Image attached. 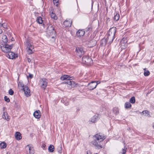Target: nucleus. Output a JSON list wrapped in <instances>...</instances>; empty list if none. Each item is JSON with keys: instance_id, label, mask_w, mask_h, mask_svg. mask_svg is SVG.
Masks as SVG:
<instances>
[{"instance_id": "f257e3e1", "label": "nucleus", "mask_w": 154, "mask_h": 154, "mask_svg": "<svg viewBox=\"0 0 154 154\" xmlns=\"http://www.w3.org/2000/svg\"><path fill=\"white\" fill-rule=\"evenodd\" d=\"M13 45H8L5 44L1 46V48L2 51L6 53V56L9 59H13L15 58V54L10 51L11 50L12 48Z\"/></svg>"}, {"instance_id": "f03ea898", "label": "nucleus", "mask_w": 154, "mask_h": 154, "mask_svg": "<svg viewBox=\"0 0 154 154\" xmlns=\"http://www.w3.org/2000/svg\"><path fill=\"white\" fill-rule=\"evenodd\" d=\"M71 78L68 75H64L60 77V79L63 81L65 80V83L68 85H69L68 87L74 88L75 87L76 84L74 81L70 79Z\"/></svg>"}, {"instance_id": "7ed1b4c3", "label": "nucleus", "mask_w": 154, "mask_h": 154, "mask_svg": "<svg viewBox=\"0 0 154 154\" xmlns=\"http://www.w3.org/2000/svg\"><path fill=\"white\" fill-rule=\"evenodd\" d=\"M116 31V27L111 28L109 30L107 39L108 41L109 40V43L110 44L112 42L114 38Z\"/></svg>"}, {"instance_id": "20e7f679", "label": "nucleus", "mask_w": 154, "mask_h": 154, "mask_svg": "<svg viewBox=\"0 0 154 154\" xmlns=\"http://www.w3.org/2000/svg\"><path fill=\"white\" fill-rule=\"evenodd\" d=\"M93 140L90 143V144L93 146H94L97 149H99L103 148V145H102V142L100 140H97L95 138H93Z\"/></svg>"}, {"instance_id": "39448f33", "label": "nucleus", "mask_w": 154, "mask_h": 154, "mask_svg": "<svg viewBox=\"0 0 154 154\" xmlns=\"http://www.w3.org/2000/svg\"><path fill=\"white\" fill-rule=\"evenodd\" d=\"M47 80L45 78L40 79L39 80L38 84L41 88L45 90L47 85Z\"/></svg>"}, {"instance_id": "423d86ee", "label": "nucleus", "mask_w": 154, "mask_h": 154, "mask_svg": "<svg viewBox=\"0 0 154 154\" xmlns=\"http://www.w3.org/2000/svg\"><path fill=\"white\" fill-rule=\"evenodd\" d=\"M26 47V49L28 54H30L32 53V50L34 48V46L31 42L29 40L27 41L25 44Z\"/></svg>"}, {"instance_id": "0eeeda50", "label": "nucleus", "mask_w": 154, "mask_h": 154, "mask_svg": "<svg viewBox=\"0 0 154 154\" xmlns=\"http://www.w3.org/2000/svg\"><path fill=\"white\" fill-rule=\"evenodd\" d=\"M106 138V136L101 133H97L94 135L93 137V138H95L97 140H100L102 142Z\"/></svg>"}, {"instance_id": "6e6552de", "label": "nucleus", "mask_w": 154, "mask_h": 154, "mask_svg": "<svg viewBox=\"0 0 154 154\" xmlns=\"http://www.w3.org/2000/svg\"><path fill=\"white\" fill-rule=\"evenodd\" d=\"M25 150L26 154H34V149L31 144L26 146L25 147Z\"/></svg>"}, {"instance_id": "1a4fd4ad", "label": "nucleus", "mask_w": 154, "mask_h": 154, "mask_svg": "<svg viewBox=\"0 0 154 154\" xmlns=\"http://www.w3.org/2000/svg\"><path fill=\"white\" fill-rule=\"evenodd\" d=\"M82 63L84 64H91L92 62L91 59L87 56H84L82 58Z\"/></svg>"}, {"instance_id": "9d476101", "label": "nucleus", "mask_w": 154, "mask_h": 154, "mask_svg": "<svg viewBox=\"0 0 154 154\" xmlns=\"http://www.w3.org/2000/svg\"><path fill=\"white\" fill-rule=\"evenodd\" d=\"M75 51L77 52V54L80 57H81L84 52L83 48L79 47H76Z\"/></svg>"}, {"instance_id": "9b49d317", "label": "nucleus", "mask_w": 154, "mask_h": 154, "mask_svg": "<svg viewBox=\"0 0 154 154\" xmlns=\"http://www.w3.org/2000/svg\"><path fill=\"white\" fill-rule=\"evenodd\" d=\"M97 86L96 81H92L91 83H88V88L90 90H93L95 89Z\"/></svg>"}, {"instance_id": "f8f14e48", "label": "nucleus", "mask_w": 154, "mask_h": 154, "mask_svg": "<svg viewBox=\"0 0 154 154\" xmlns=\"http://www.w3.org/2000/svg\"><path fill=\"white\" fill-rule=\"evenodd\" d=\"M21 89L23 90L26 96L28 97L30 96L29 89L27 86H24V88H22Z\"/></svg>"}, {"instance_id": "ddd939ff", "label": "nucleus", "mask_w": 154, "mask_h": 154, "mask_svg": "<svg viewBox=\"0 0 154 154\" xmlns=\"http://www.w3.org/2000/svg\"><path fill=\"white\" fill-rule=\"evenodd\" d=\"M121 46L122 48L125 49L127 46V43L126 40L125 38H123L121 42Z\"/></svg>"}, {"instance_id": "4468645a", "label": "nucleus", "mask_w": 154, "mask_h": 154, "mask_svg": "<svg viewBox=\"0 0 154 154\" xmlns=\"http://www.w3.org/2000/svg\"><path fill=\"white\" fill-rule=\"evenodd\" d=\"M98 119V114H96L92 117L89 120V124H91V122L92 123H94Z\"/></svg>"}, {"instance_id": "2eb2a0df", "label": "nucleus", "mask_w": 154, "mask_h": 154, "mask_svg": "<svg viewBox=\"0 0 154 154\" xmlns=\"http://www.w3.org/2000/svg\"><path fill=\"white\" fill-rule=\"evenodd\" d=\"M85 31L83 30H79L76 33V36L80 38L83 36L85 34Z\"/></svg>"}, {"instance_id": "dca6fc26", "label": "nucleus", "mask_w": 154, "mask_h": 154, "mask_svg": "<svg viewBox=\"0 0 154 154\" xmlns=\"http://www.w3.org/2000/svg\"><path fill=\"white\" fill-rule=\"evenodd\" d=\"M47 31L49 33H55V31L53 27L52 26H49L47 29Z\"/></svg>"}, {"instance_id": "f3484780", "label": "nucleus", "mask_w": 154, "mask_h": 154, "mask_svg": "<svg viewBox=\"0 0 154 154\" xmlns=\"http://www.w3.org/2000/svg\"><path fill=\"white\" fill-rule=\"evenodd\" d=\"M72 20L70 19L66 20L63 23L66 27H70L72 25Z\"/></svg>"}, {"instance_id": "a211bd4d", "label": "nucleus", "mask_w": 154, "mask_h": 154, "mask_svg": "<svg viewBox=\"0 0 154 154\" xmlns=\"http://www.w3.org/2000/svg\"><path fill=\"white\" fill-rule=\"evenodd\" d=\"M2 117L3 119L8 121L10 119V116L6 112H4L3 115L2 116Z\"/></svg>"}, {"instance_id": "6ab92c4d", "label": "nucleus", "mask_w": 154, "mask_h": 154, "mask_svg": "<svg viewBox=\"0 0 154 154\" xmlns=\"http://www.w3.org/2000/svg\"><path fill=\"white\" fill-rule=\"evenodd\" d=\"M40 112L39 110L36 111L33 113L34 116L37 119H39L40 117Z\"/></svg>"}, {"instance_id": "aec40b11", "label": "nucleus", "mask_w": 154, "mask_h": 154, "mask_svg": "<svg viewBox=\"0 0 154 154\" xmlns=\"http://www.w3.org/2000/svg\"><path fill=\"white\" fill-rule=\"evenodd\" d=\"M15 137L16 139L17 140H20L22 138V136L20 133L19 132H16L15 134Z\"/></svg>"}, {"instance_id": "412c9836", "label": "nucleus", "mask_w": 154, "mask_h": 154, "mask_svg": "<svg viewBox=\"0 0 154 154\" xmlns=\"http://www.w3.org/2000/svg\"><path fill=\"white\" fill-rule=\"evenodd\" d=\"M120 18V15L117 12H116L114 14V15L113 17L114 20L117 21L119 20Z\"/></svg>"}, {"instance_id": "4be33fe9", "label": "nucleus", "mask_w": 154, "mask_h": 154, "mask_svg": "<svg viewBox=\"0 0 154 154\" xmlns=\"http://www.w3.org/2000/svg\"><path fill=\"white\" fill-rule=\"evenodd\" d=\"M36 21L39 24H42L43 23L42 18L41 17H37L36 19Z\"/></svg>"}, {"instance_id": "5701e85b", "label": "nucleus", "mask_w": 154, "mask_h": 154, "mask_svg": "<svg viewBox=\"0 0 154 154\" xmlns=\"http://www.w3.org/2000/svg\"><path fill=\"white\" fill-rule=\"evenodd\" d=\"M50 16L52 18L54 19V20H57V17L55 14L52 12L50 14Z\"/></svg>"}, {"instance_id": "b1692460", "label": "nucleus", "mask_w": 154, "mask_h": 154, "mask_svg": "<svg viewBox=\"0 0 154 154\" xmlns=\"http://www.w3.org/2000/svg\"><path fill=\"white\" fill-rule=\"evenodd\" d=\"M54 147L53 145H51L48 147V150L49 152H53L54 150Z\"/></svg>"}, {"instance_id": "393cba45", "label": "nucleus", "mask_w": 154, "mask_h": 154, "mask_svg": "<svg viewBox=\"0 0 154 154\" xmlns=\"http://www.w3.org/2000/svg\"><path fill=\"white\" fill-rule=\"evenodd\" d=\"M2 41L5 43H6L8 42V39L7 38V36L5 35H3L2 36Z\"/></svg>"}, {"instance_id": "a878e982", "label": "nucleus", "mask_w": 154, "mask_h": 154, "mask_svg": "<svg viewBox=\"0 0 154 154\" xmlns=\"http://www.w3.org/2000/svg\"><path fill=\"white\" fill-rule=\"evenodd\" d=\"M113 111L116 115H117L119 113V109L118 107H114L113 108Z\"/></svg>"}, {"instance_id": "bb28decb", "label": "nucleus", "mask_w": 154, "mask_h": 154, "mask_svg": "<svg viewBox=\"0 0 154 154\" xmlns=\"http://www.w3.org/2000/svg\"><path fill=\"white\" fill-rule=\"evenodd\" d=\"M131 105L129 102H126L125 104V108L126 109H128L131 107Z\"/></svg>"}, {"instance_id": "cd10ccee", "label": "nucleus", "mask_w": 154, "mask_h": 154, "mask_svg": "<svg viewBox=\"0 0 154 154\" xmlns=\"http://www.w3.org/2000/svg\"><path fill=\"white\" fill-rule=\"evenodd\" d=\"M6 144L5 142H2L0 143V147L1 149H4L6 147Z\"/></svg>"}, {"instance_id": "c85d7f7f", "label": "nucleus", "mask_w": 154, "mask_h": 154, "mask_svg": "<svg viewBox=\"0 0 154 154\" xmlns=\"http://www.w3.org/2000/svg\"><path fill=\"white\" fill-rule=\"evenodd\" d=\"M144 75L145 76H148L150 74V72L149 70L146 69V68L144 69Z\"/></svg>"}, {"instance_id": "c756f323", "label": "nucleus", "mask_w": 154, "mask_h": 154, "mask_svg": "<svg viewBox=\"0 0 154 154\" xmlns=\"http://www.w3.org/2000/svg\"><path fill=\"white\" fill-rule=\"evenodd\" d=\"M149 111L147 110L143 111L142 112L143 114L145 116L149 117L150 116L149 115Z\"/></svg>"}, {"instance_id": "7c9ffc66", "label": "nucleus", "mask_w": 154, "mask_h": 154, "mask_svg": "<svg viewBox=\"0 0 154 154\" xmlns=\"http://www.w3.org/2000/svg\"><path fill=\"white\" fill-rule=\"evenodd\" d=\"M130 102L132 103H134L135 102V98L134 97H133L130 99Z\"/></svg>"}, {"instance_id": "2f4dec72", "label": "nucleus", "mask_w": 154, "mask_h": 154, "mask_svg": "<svg viewBox=\"0 0 154 154\" xmlns=\"http://www.w3.org/2000/svg\"><path fill=\"white\" fill-rule=\"evenodd\" d=\"M106 42H109V40L108 41L107 39V38L106 39H102V44L103 45H106Z\"/></svg>"}, {"instance_id": "473e14b6", "label": "nucleus", "mask_w": 154, "mask_h": 154, "mask_svg": "<svg viewBox=\"0 0 154 154\" xmlns=\"http://www.w3.org/2000/svg\"><path fill=\"white\" fill-rule=\"evenodd\" d=\"M18 86L19 88H24L23 84V83L19 82L18 84Z\"/></svg>"}, {"instance_id": "72a5a7b5", "label": "nucleus", "mask_w": 154, "mask_h": 154, "mask_svg": "<svg viewBox=\"0 0 154 154\" xmlns=\"http://www.w3.org/2000/svg\"><path fill=\"white\" fill-rule=\"evenodd\" d=\"M8 93L10 95H12L14 93V91L11 89H10Z\"/></svg>"}, {"instance_id": "f704fd0d", "label": "nucleus", "mask_w": 154, "mask_h": 154, "mask_svg": "<svg viewBox=\"0 0 154 154\" xmlns=\"http://www.w3.org/2000/svg\"><path fill=\"white\" fill-rule=\"evenodd\" d=\"M4 99L5 101L7 102H9L10 101V100L9 98L7 96H5L4 97Z\"/></svg>"}, {"instance_id": "c9c22d12", "label": "nucleus", "mask_w": 154, "mask_h": 154, "mask_svg": "<svg viewBox=\"0 0 154 154\" xmlns=\"http://www.w3.org/2000/svg\"><path fill=\"white\" fill-rule=\"evenodd\" d=\"M126 149H125V148L124 149H122V152H120V154H126Z\"/></svg>"}, {"instance_id": "e433bc0d", "label": "nucleus", "mask_w": 154, "mask_h": 154, "mask_svg": "<svg viewBox=\"0 0 154 154\" xmlns=\"http://www.w3.org/2000/svg\"><path fill=\"white\" fill-rule=\"evenodd\" d=\"M91 29V27L90 26H89L86 28V31H88Z\"/></svg>"}, {"instance_id": "4c0bfd02", "label": "nucleus", "mask_w": 154, "mask_h": 154, "mask_svg": "<svg viewBox=\"0 0 154 154\" xmlns=\"http://www.w3.org/2000/svg\"><path fill=\"white\" fill-rule=\"evenodd\" d=\"M59 150H58V152L59 153H61V152H62V147L61 146H60L59 148Z\"/></svg>"}, {"instance_id": "58836bf2", "label": "nucleus", "mask_w": 154, "mask_h": 154, "mask_svg": "<svg viewBox=\"0 0 154 154\" xmlns=\"http://www.w3.org/2000/svg\"><path fill=\"white\" fill-rule=\"evenodd\" d=\"M0 24L1 25V26L3 27L4 28H5L6 27V24L5 23H3L2 24L0 23Z\"/></svg>"}, {"instance_id": "ea45409f", "label": "nucleus", "mask_w": 154, "mask_h": 154, "mask_svg": "<svg viewBox=\"0 0 154 154\" xmlns=\"http://www.w3.org/2000/svg\"><path fill=\"white\" fill-rule=\"evenodd\" d=\"M67 101L66 102H65L64 104L65 105L67 106L69 104V99H67Z\"/></svg>"}, {"instance_id": "a19ab883", "label": "nucleus", "mask_w": 154, "mask_h": 154, "mask_svg": "<svg viewBox=\"0 0 154 154\" xmlns=\"http://www.w3.org/2000/svg\"><path fill=\"white\" fill-rule=\"evenodd\" d=\"M59 0H53V2L54 4L57 3L58 2Z\"/></svg>"}, {"instance_id": "79ce46f5", "label": "nucleus", "mask_w": 154, "mask_h": 154, "mask_svg": "<svg viewBox=\"0 0 154 154\" xmlns=\"http://www.w3.org/2000/svg\"><path fill=\"white\" fill-rule=\"evenodd\" d=\"M46 146V145L45 144H43L42 145V147L43 148V149H44V148H45Z\"/></svg>"}, {"instance_id": "37998d69", "label": "nucleus", "mask_w": 154, "mask_h": 154, "mask_svg": "<svg viewBox=\"0 0 154 154\" xmlns=\"http://www.w3.org/2000/svg\"><path fill=\"white\" fill-rule=\"evenodd\" d=\"M28 76L30 78H32L33 77V75L32 74H29Z\"/></svg>"}, {"instance_id": "c03bdc74", "label": "nucleus", "mask_w": 154, "mask_h": 154, "mask_svg": "<svg viewBox=\"0 0 154 154\" xmlns=\"http://www.w3.org/2000/svg\"><path fill=\"white\" fill-rule=\"evenodd\" d=\"M96 84H97V85L98 84H100V82H99V81H96Z\"/></svg>"}, {"instance_id": "a18cd8bd", "label": "nucleus", "mask_w": 154, "mask_h": 154, "mask_svg": "<svg viewBox=\"0 0 154 154\" xmlns=\"http://www.w3.org/2000/svg\"><path fill=\"white\" fill-rule=\"evenodd\" d=\"M87 154H91V153L90 151H87Z\"/></svg>"}, {"instance_id": "49530a36", "label": "nucleus", "mask_w": 154, "mask_h": 154, "mask_svg": "<svg viewBox=\"0 0 154 154\" xmlns=\"http://www.w3.org/2000/svg\"><path fill=\"white\" fill-rule=\"evenodd\" d=\"M2 32V29H0V34H1Z\"/></svg>"}, {"instance_id": "de8ad7c7", "label": "nucleus", "mask_w": 154, "mask_h": 154, "mask_svg": "<svg viewBox=\"0 0 154 154\" xmlns=\"http://www.w3.org/2000/svg\"><path fill=\"white\" fill-rule=\"evenodd\" d=\"M28 61L29 62H30L31 61V60L29 58H28Z\"/></svg>"}, {"instance_id": "09e8293b", "label": "nucleus", "mask_w": 154, "mask_h": 154, "mask_svg": "<svg viewBox=\"0 0 154 154\" xmlns=\"http://www.w3.org/2000/svg\"><path fill=\"white\" fill-rule=\"evenodd\" d=\"M1 26H1V25L0 24V27H1Z\"/></svg>"}, {"instance_id": "8fccbe9b", "label": "nucleus", "mask_w": 154, "mask_h": 154, "mask_svg": "<svg viewBox=\"0 0 154 154\" xmlns=\"http://www.w3.org/2000/svg\"><path fill=\"white\" fill-rule=\"evenodd\" d=\"M153 128H154V126H153Z\"/></svg>"}, {"instance_id": "3c124183", "label": "nucleus", "mask_w": 154, "mask_h": 154, "mask_svg": "<svg viewBox=\"0 0 154 154\" xmlns=\"http://www.w3.org/2000/svg\"><path fill=\"white\" fill-rule=\"evenodd\" d=\"M7 154H8V153H7Z\"/></svg>"}]
</instances>
